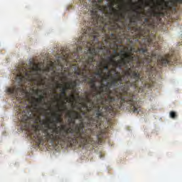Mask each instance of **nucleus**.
Segmentation results:
<instances>
[{
    "label": "nucleus",
    "instance_id": "f257e3e1",
    "mask_svg": "<svg viewBox=\"0 0 182 182\" xmlns=\"http://www.w3.org/2000/svg\"><path fill=\"white\" fill-rule=\"evenodd\" d=\"M144 7L133 9L129 19L112 21V18H91L82 28L80 40L88 52L81 68L75 67V75L87 82L91 92L86 100L92 104L97 99L110 116L119 109L140 112V104L130 87H137V82H144L141 70L146 68V78L151 79L156 68L149 48L160 49L156 35L150 34L154 23H150Z\"/></svg>",
    "mask_w": 182,
    "mask_h": 182
},
{
    "label": "nucleus",
    "instance_id": "f03ea898",
    "mask_svg": "<svg viewBox=\"0 0 182 182\" xmlns=\"http://www.w3.org/2000/svg\"><path fill=\"white\" fill-rule=\"evenodd\" d=\"M87 93L85 97H80L77 101L69 100L73 109H68L66 100L60 99V106L57 105L60 113L67 112L68 124H62L61 115L55 112L51 117L42 119L43 112H46L43 106L48 105L45 96L31 97L30 105H26L23 109H20V120L23 124V129L27 130L30 137L35 140L38 146H79L85 147L87 144H100L102 141L105 130L102 128L104 122L109 120L110 115L105 107L97 100L87 102Z\"/></svg>",
    "mask_w": 182,
    "mask_h": 182
},
{
    "label": "nucleus",
    "instance_id": "7ed1b4c3",
    "mask_svg": "<svg viewBox=\"0 0 182 182\" xmlns=\"http://www.w3.org/2000/svg\"><path fill=\"white\" fill-rule=\"evenodd\" d=\"M75 68H77V65H73L70 67L74 72L75 80L65 83L63 87L62 84H59V82H58L59 79L63 80V78L60 73L55 71V66H53V63L48 65L45 68H42L41 63L29 61L28 65L23 63L22 66L16 68V70L13 73L18 85L7 88L6 92L16 97L21 103L27 100L31 105L32 97H35L33 95H38L39 92L38 87L45 86L46 82H50L51 80L57 85L56 89H61L60 94L61 100L68 99L66 95L68 90H72L71 97L73 100L76 99L75 95H77V99H80L76 87L85 82L82 81V76L76 75Z\"/></svg>",
    "mask_w": 182,
    "mask_h": 182
},
{
    "label": "nucleus",
    "instance_id": "20e7f679",
    "mask_svg": "<svg viewBox=\"0 0 182 182\" xmlns=\"http://www.w3.org/2000/svg\"><path fill=\"white\" fill-rule=\"evenodd\" d=\"M80 2L87 12L90 11L92 18L112 19V21L119 22H122V19H126V16L114 8L116 2H119L117 0H80Z\"/></svg>",
    "mask_w": 182,
    "mask_h": 182
},
{
    "label": "nucleus",
    "instance_id": "39448f33",
    "mask_svg": "<svg viewBox=\"0 0 182 182\" xmlns=\"http://www.w3.org/2000/svg\"><path fill=\"white\" fill-rule=\"evenodd\" d=\"M182 4V0H161L157 1L154 0H146L144 3V6H149V9L145 13L148 18H156L159 19L161 16H164V5L167 9H176L177 6Z\"/></svg>",
    "mask_w": 182,
    "mask_h": 182
},
{
    "label": "nucleus",
    "instance_id": "423d86ee",
    "mask_svg": "<svg viewBox=\"0 0 182 182\" xmlns=\"http://www.w3.org/2000/svg\"><path fill=\"white\" fill-rule=\"evenodd\" d=\"M173 60H174V55L166 54L158 59L157 63L160 66H167V65H173L174 63Z\"/></svg>",
    "mask_w": 182,
    "mask_h": 182
},
{
    "label": "nucleus",
    "instance_id": "0eeeda50",
    "mask_svg": "<svg viewBox=\"0 0 182 182\" xmlns=\"http://www.w3.org/2000/svg\"><path fill=\"white\" fill-rule=\"evenodd\" d=\"M170 117H171V119H176V117H177V113H176L174 111L171 112Z\"/></svg>",
    "mask_w": 182,
    "mask_h": 182
},
{
    "label": "nucleus",
    "instance_id": "6e6552de",
    "mask_svg": "<svg viewBox=\"0 0 182 182\" xmlns=\"http://www.w3.org/2000/svg\"><path fill=\"white\" fill-rule=\"evenodd\" d=\"M77 50H82V47L81 46L77 47Z\"/></svg>",
    "mask_w": 182,
    "mask_h": 182
},
{
    "label": "nucleus",
    "instance_id": "1a4fd4ad",
    "mask_svg": "<svg viewBox=\"0 0 182 182\" xmlns=\"http://www.w3.org/2000/svg\"><path fill=\"white\" fill-rule=\"evenodd\" d=\"M56 101H57V102H60V100H59V98L57 97V98H56Z\"/></svg>",
    "mask_w": 182,
    "mask_h": 182
},
{
    "label": "nucleus",
    "instance_id": "9d476101",
    "mask_svg": "<svg viewBox=\"0 0 182 182\" xmlns=\"http://www.w3.org/2000/svg\"><path fill=\"white\" fill-rule=\"evenodd\" d=\"M61 75L63 76V73H61Z\"/></svg>",
    "mask_w": 182,
    "mask_h": 182
},
{
    "label": "nucleus",
    "instance_id": "9b49d317",
    "mask_svg": "<svg viewBox=\"0 0 182 182\" xmlns=\"http://www.w3.org/2000/svg\"><path fill=\"white\" fill-rule=\"evenodd\" d=\"M50 85H51L52 86H53V84L50 83Z\"/></svg>",
    "mask_w": 182,
    "mask_h": 182
},
{
    "label": "nucleus",
    "instance_id": "f8f14e48",
    "mask_svg": "<svg viewBox=\"0 0 182 182\" xmlns=\"http://www.w3.org/2000/svg\"><path fill=\"white\" fill-rule=\"evenodd\" d=\"M46 114H49V112H46Z\"/></svg>",
    "mask_w": 182,
    "mask_h": 182
},
{
    "label": "nucleus",
    "instance_id": "ddd939ff",
    "mask_svg": "<svg viewBox=\"0 0 182 182\" xmlns=\"http://www.w3.org/2000/svg\"><path fill=\"white\" fill-rule=\"evenodd\" d=\"M64 79H66V77H64Z\"/></svg>",
    "mask_w": 182,
    "mask_h": 182
}]
</instances>
